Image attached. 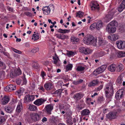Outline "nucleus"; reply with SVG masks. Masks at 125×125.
I'll list each match as a JSON object with an SVG mask.
<instances>
[{
    "label": "nucleus",
    "mask_w": 125,
    "mask_h": 125,
    "mask_svg": "<svg viewBox=\"0 0 125 125\" xmlns=\"http://www.w3.org/2000/svg\"><path fill=\"white\" fill-rule=\"evenodd\" d=\"M24 15H27V16L31 17L32 15V14L30 12H26L24 13Z\"/></svg>",
    "instance_id": "obj_54"
},
{
    "label": "nucleus",
    "mask_w": 125,
    "mask_h": 125,
    "mask_svg": "<svg viewBox=\"0 0 125 125\" xmlns=\"http://www.w3.org/2000/svg\"><path fill=\"white\" fill-rule=\"evenodd\" d=\"M106 43V42L103 39L100 38L99 39V40L98 43V44L99 46H101L104 45Z\"/></svg>",
    "instance_id": "obj_28"
},
{
    "label": "nucleus",
    "mask_w": 125,
    "mask_h": 125,
    "mask_svg": "<svg viewBox=\"0 0 125 125\" xmlns=\"http://www.w3.org/2000/svg\"><path fill=\"white\" fill-rule=\"evenodd\" d=\"M46 75V73L43 71H42L41 72V75L42 78V79H44V76Z\"/></svg>",
    "instance_id": "obj_57"
},
{
    "label": "nucleus",
    "mask_w": 125,
    "mask_h": 125,
    "mask_svg": "<svg viewBox=\"0 0 125 125\" xmlns=\"http://www.w3.org/2000/svg\"><path fill=\"white\" fill-rule=\"evenodd\" d=\"M90 6L91 9L92 11H98L99 10V5L96 1H92L90 4Z\"/></svg>",
    "instance_id": "obj_2"
},
{
    "label": "nucleus",
    "mask_w": 125,
    "mask_h": 125,
    "mask_svg": "<svg viewBox=\"0 0 125 125\" xmlns=\"http://www.w3.org/2000/svg\"><path fill=\"white\" fill-rule=\"evenodd\" d=\"M62 92V90H61L59 89L56 91L55 92V93L57 94V95L60 96Z\"/></svg>",
    "instance_id": "obj_48"
},
{
    "label": "nucleus",
    "mask_w": 125,
    "mask_h": 125,
    "mask_svg": "<svg viewBox=\"0 0 125 125\" xmlns=\"http://www.w3.org/2000/svg\"><path fill=\"white\" fill-rule=\"evenodd\" d=\"M125 8V0H123L118 8V11L120 12L122 11Z\"/></svg>",
    "instance_id": "obj_15"
},
{
    "label": "nucleus",
    "mask_w": 125,
    "mask_h": 125,
    "mask_svg": "<svg viewBox=\"0 0 125 125\" xmlns=\"http://www.w3.org/2000/svg\"><path fill=\"white\" fill-rule=\"evenodd\" d=\"M108 24L116 28L117 25V22L115 21H113L110 22Z\"/></svg>",
    "instance_id": "obj_35"
},
{
    "label": "nucleus",
    "mask_w": 125,
    "mask_h": 125,
    "mask_svg": "<svg viewBox=\"0 0 125 125\" xmlns=\"http://www.w3.org/2000/svg\"><path fill=\"white\" fill-rule=\"evenodd\" d=\"M29 95L26 96L24 99V102L25 103H27L30 102V100L29 98Z\"/></svg>",
    "instance_id": "obj_40"
},
{
    "label": "nucleus",
    "mask_w": 125,
    "mask_h": 125,
    "mask_svg": "<svg viewBox=\"0 0 125 125\" xmlns=\"http://www.w3.org/2000/svg\"><path fill=\"white\" fill-rule=\"evenodd\" d=\"M116 44L118 48L120 49H122L125 48V41H117Z\"/></svg>",
    "instance_id": "obj_9"
},
{
    "label": "nucleus",
    "mask_w": 125,
    "mask_h": 125,
    "mask_svg": "<svg viewBox=\"0 0 125 125\" xmlns=\"http://www.w3.org/2000/svg\"><path fill=\"white\" fill-rule=\"evenodd\" d=\"M39 50V49L38 48H35L34 49H32L31 50V52H33L34 53H35L38 52Z\"/></svg>",
    "instance_id": "obj_51"
},
{
    "label": "nucleus",
    "mask_w": 125,
    "mask_h": 125,
    "mask_svg": "<svg viewBox=\"0 0 125 125\" xmlns=\"http://www.w3.org/2000/svg\"><path fill=\"white\" fill-rule=\"evenodd\" d=\"M28 109L31 111H35L37 109V107L33 105L30 104Z\"/></svg>",
    "instance_id": "obj_30"
},
{
    "label": "nucleus",
    "mask_w": 125,
    "mask_h": 125,
    "mask_svg": "<svg viewBox=\"0 0 125 125\" xmlns=\"http://www.w3.org/2000/svg\"><path fill=\"white\" fill-rule=\"evenodd\" d=\"M112 18V16L111 15L109 14L106 15L105 19L107 20V22H108Z\"/></svg>",
    "instance_id": "obj_43"
},
{
    "label": "nucleus",
    "mask_w": 125,
    "mask_h": 125,
    "mask_svg": "<svg viewBox=\"0 0 125 125\" xmlns=\"http://www.w3.org/2000/svg\"><path fill=\"white\" fill-rule=\"evenodd\" d=\"M56 36L57 38L62 40H64L65 38H68V37L67 36L63 34H56Z\"/></svg>",
    "instance_id": "obj_20"
},
{
    "label": "nucleus",
    "mask_w": 125,
    "mask_h": 125,
    "mask_svg": "<svg viewBox=\"0 0 125 125\" xmlns=\"http://www.w3.org/2000/svg\"><path fill=\"white\" fill-rule=\"evenodd\" d=\"M43 13L46 15L49 14L50 12L51 9L49 6L43 7L42 9Z\"/></svg>",
    "instance_id": "obj_13"
},
{
    "label": "nucleus",
    "mask_w": 125,
    "mask_h": 125,
    "mask_svg": "<svg viewBox=\"0 0 125 125\" xmlns=\"http://www.w3.org/2000/svg\"><path fill=\"white\" fill-rule=\"evenodd\" d=\"M103 86V84H101L98 88L96 89L95 91H100L102 88Z\"/></svg>",
    "instance_id": "obj_55"
},
{
    "label": "nucleus",
    "mask_w": 125,
    "mask_h": 125,
    "mask_svg": "<svg viewBox=\"0 0 125 125\" xmlns=\"http://www.w3.org/2000/svg\"><path fill=\"white\" fill-rule=\"evenodd\" d=\"M70 31V30L67 29L63 30L61 29H59L58 30V32L63 34L68 33Z\"/></svg>",
    "instance_id": "obj_29"
},
{
    "label": "nucleus",
    "mask_w": 125,
    "mask_h": 125,
    "mask_svg": "<svg viewBox=\"0 0 125 125\" xmlns=\"http://www.w3.org/2000/svg\"><path fill=\"white\" fill-rule=\"evenodd\" d=\"M123 81L121 76H119L116 80V83L118 85H120L122 83Z\"/></svg>",
    "instance_id": "obj_32"
},
{
    "label": "nucleus",
    "mask_w": 125,
    "mask_h": 125,
    "mask_svg": "<svg viewBox=\"0 0 125 125\" xmlns=\"http://www.w3.org/2000/svg\"><path fill=\"white\" fill-rule=\"evenodd\" d=\"M22 104L21 101L19 102L16 109L17 111L18 112H21L22 109Z\"/></svg>",
    "instance_id": "obj_21"
},
{
    "label": "nucleus",
    "mask_w": 125,
    "mask_h": 125,
    "mask_svg": "<svg viewBox=\"0 0 125 125\" xmlns=\"http://www.w3.org/2000/svg\"><path fill=\"white\" fill-rule=\"evenodd\" d=\"M44 101L43 99L40 98L36 100L33 103L36 105L40 106L42 104Z\"/></svg>",
    "instance_id": "obj_14"
},
{
    "label": "nucleus",
    "mask_w": 125,
    "mask_h": 125,
    "mask_svg": "<svg viewBox=\"0 0 125 125\" xmlns=\"http://www.w3.org/2000/svg\"><path fill=\"white\" fill-rule=\"evenodd\" d=\"M44 86L45 89L47 90H50L53 87L52 84L50 83H47L45 84Z\"/></svg>",
    "instance_id": "obj_18"
},
{
    "label": "nucleus",
    "mask_w": 125,
    "mask_h": 125,
    "mask_svg": "<svg viewBox=\"0 0 125 125\" xmlns=\"http://www.w3.org/2000/svg\"><path fill=\"white\" fill-rule=\"evenodd\" d=\"M53 59L54 60V62H59L60 61L58 57L55 53L53 57Z\"/></svg>",
    "instance_id": "obj_37"
},
{
    "label": "nucleus",
    "mask_w": 125,
    "mask_h": 125,
    "mask_svg": "<svg viewBox=\"0 0 125 125\" xmlns=\"http://www.w3.org/2000/svg\"><path fill=\"white\" fill-rule=\"evenodd\" d=\"M104 52H101L98 54L97 56L98 57H101L104 56Z\"/></svg>",
    "instance_id": "obj_53"
},
{
    "label": "nucleus",
    "mask_w": 125,
    "mask_h": 125,
    "mask_svg": "<svg viewBox=\"0 0 125 125\" xmlns=\"http://www.w3.org/2000/svg\"><path fill=\"white\" fill-rule=\"evenodd\" d=\"M113 40H116L118 39L119 36L117 34H112Z\"/></svg>",
    "instance_id": "obj_45"
},
{
    "label": "nucleus",
    "mask_w": 125,
    "mask_h": 125,
    "mask_svg": "<svg viewBox=\"0 0 125 125\" xmlns=\"http://www.w3.org/2000/svg\"><path fill=\"white\" fill-rule=\"evenodd\" d=\"M91 38L92 39H91L90 44H92L94 46H96V38H94L93 36H92Z\"/></svg>",
    "instance_id": "obj_25"
},
{
    "label": "nucleus",
    "mask_w": 125,
    "mask_h": 125,
    "mask_svg": "<svg viewBox=\"0 0 125 125\" xmlns=\"http://www.w3.org/2000/svg\"><path fill=\"white\" fill-rule=\"evenodd\" d=\"M14 108V107L11 106H6L5 108V110L8 113H10L13 110Z\"/></svg>",
    "instance_id": "obj_19"
},
{
    "label": "nucleus",
    "mask_w": 125,
    "mask_h": 125,
    "mask_svg": "<svg viewBox=\"0 0 125 125\" xmlns=\"http://www.w3.org/2000/svg\"><path fill=\"white\" fill-rule=\"evenodd\" d=\"M122 92L123 91L122 90L118 91L116 93L115 97L116 98L119 97L120 94H121V93H122Z\"/></svg>",
    "instance_id": "obj_44"
},
{
    "label": "nucleus",
    "mask_w": 125,
    "mask_h": 125,
    "mask_svg": "<svg viewBox=\"0 0 125 125\" xmlns=\"http://www.w3.org/2000/svg\"><path fill=\"white\" fill-rule=\"evenodd\" d=\"M106 30L109 33H114L116 30V28L108 24L106 28Z\"/></svg>",
    "instance_id": "obj_11"
},
{
    "label": "nucleus",
    "mask_w": 125,
    "mask_h": 125,
    "mask_svg": "<svg viewBox=\"0 0 125 125\" xmlns=\"http://www.w3.org/2000/svg\"><path fill=\"white\" fill-rule=\"evenodd\" d=\"M117 115V112L115 110L109 113L106 115V117L109 119H114L116 117Z\"/></svg>",
    "instance_id": "obj_6"
},
{
    "label": "nucleus",
    "mask_w": 125,
    "mask_h": 125,
    "mask_svg": "<svg viewBox=\"0 0 125 125\" xmlns=\"http://www.w3.org/2000/svg\"><path fill=\"white\" fill-rule=\"evenodd\" d=\"M117 56L118 57H123V51H120L118 52Z\"/></svg>",
    "instance_id": "obj_50"
},
{
    "label": "nucleus",
    "mask_w": 125,
    "mask_h": 125,
    "mask_svg": "<svg viewBox=\"0 0 125 125\" xmlns=\"http://www.w3.org/2000/svg\"><path fill=\"white\" fill-rule=\"evenodd\" d=\"M71 41L72 42H77L79 41V39L78 38L74 37H72L71 38Z\"/></svg>",
    "instance_id": "obj_41"
},
{
    "label": "nucleus",
    "mask_w": 125,
    "mask_h": 125,
    "mask_svg": "<svg viewBox=\"0 0 125 125\" xmlns=\"http://www.w3.org/2000/svg\"><path fill=\"white\" fill-rule=\"evenodd\" d=\"M73 67V65L72 64H69L67 65L66 67V71H70L72 70Z\"/></svg>",
    "instance_id": "obj_38"
},
{
    "label": "nucleus",
    "mask_w": 125,
    "mask_h": 125,
    "mask_svg": "<svg viewBox=\"0 0 125 125\" xmlns=\"http://www.w3.org/2000/svg\"><path fill=\"white\" fill-rule=\"evenodd\" d=\"M22 73V72L19 68L14 69L13 71H11L10 73V76L12 77H14L18 75H20Z\"/></svg>",
    "instance_id": "obj_4"
},
{
    "label": "nucleus",
    "mask_w": 125,
    "mask_h": 125,
    "mask_svg": "<svg viewBox=\"0 0 125 125\" xmlns=\"http://www.w3.org/2000/svg\"><path fill=\"white\" fill-rule=\"evenodd\" d=\"M84 14V13L81 11H79L76 13V17L78 16L79 18H81L83 17Z\"/></svg>",
    "instance_id": "obj_39"
},
{
    "label": "nucleus",
    "mask_w": 125,
    "mask_h": 125,
    "mask_svg": "<svg viewBox=\"0 0 125 125\" xmlns=\"http://www.w3.org/2000/svg\"><path fill=\"white\" fill-rule=\"evenodd\" d=\"M106 66L105 65H103L94 71L93 72L94 75H96L104 72Z\"/></svg>",
    "instance_id": "obj_3"
},
{
    "label": "nucleus",
    "mask_w": 125,
    "mask_h": 125,
    "mask_svg": "<svg viewBox=\"0 0 125 125\" xmlns=\"http://www.w3.org/2000/svg\"><path fill=\"white\" fill-rule=\"evenodd\" d=\"M24 91V89L21 88L16 92V95L20 96L22 94Z\"/></svg>",
    "instance_id": "obj_31"
},
{
    "label": "nucleus",
    "mask_w": 125,
    "mask_h": 125,
    "mask_svg": "<svg viewBox=\"0 0 125 125\" xmlns=\"http://www.w3.org/2000/svg\"><path fill=\"white\" fill-rule=\"evenodd\" d=\"M73 84L75 85L79 84L78 80L73 81Z\"/></svg>",
    "instance_id": "obj_61"
},
{
    "label": "nucleus",
    "mask_w": 125,
    "mask_h": 125,
    "mask_svg": "<svg viewBox=\"0 0 125 125\" xmlns=\"http://www.w3.org/2000/svg\"><path fill=\"white\" fill-rule=\"evenodd\" d=\"M39 34L37 33L35 34H33L32 36V40H34L35 41L36 40L38 39H39Z\"/></svg>",
    "instance_id": "obj_36"
},
{
    "label": "nucleus",
    "mask_w": 125,
    "mask_h": 125,
    "mask_svg": "<svg viewBox=\"0 0 125 125\" xmlns=\"http://www.w3.org/2000/svg\"><path fill=\"white\" fill-rule=\"evenodd\" d=\"M105 92V95L107 98V100L109 102L111 100L112 96L113 93V90L112 86H110L109 87L106 86L104 89Z\"/></svg>",
    "instance_id": "obj_1"
},
{
    "label": "nucleus",
    "mask_w": 125,
    "mask_h": 125,
    "mask_svg": "<svg viewBox=\"0 0 125 125\" xmlns=\"http://www.w3.org/2000/svg\"><path fill=\"white\" fill-rule=\"evenodd\" d=\"M85 69V68L84 67L80 66L77 67L76 68V70L78 72H81V73H83Z\"/></svg>",
    "instance_id": "obj_26"
},
{
    "label": "nucleus",
    "mask_w": 125,
    "mask_h": 125,
    "mask_svg": "<svg viewBox=\"0 0 125 125\" xmlns=\"http://www.w3.org/2000/svg\"><path fill=\"white\" fill-rule=\"evenodd\" d=\"M96 28L98 30L101 29L102 27L103 23L101 21H99L97 23H96Z\"/></svg>",
    "instance_id": "obj_24"
},
{
    "label": "nucleus",
    "mask_w": 125,
    "mask_h": 125,
    "mask_svg": "<svg viewBox=\"0 0 125 125\" xmlns=\"http://www.w3.org/2000/svg\"><path fill=\"white\" fill-rule=\"evenodd\" d=\"M53 108V106L52 104L46 105L45 108V109L47 114L50 115L51 112Z\"/></svg>",
    "instance_id": "obj_8"
},
{
    "label": "nucleus",
    "mask_w": 125,
    "mask_h": 125,
    "mask_svg": "<svg viewBox=\"0 0 125 125\" xmlns=\"http://www.w3.org/2000/svg\"><path fill=\"white\" fill-rule=\"evenodd\" d=\"M92 36L89 35L87 37L83 39V41L84 43L87 44H90V42L92 39L91 38Z\"/></svg>",
    "instance_id": "obj_17"
},
{
    "label": "nucleus",
    "mask_w": 125,
    "mask_h": 125,
    "mask_svg": "<svg viewBox=\"0 0 125 125\" xmlns=\"http://www.w3.org/2000/svg\"><path fill=\"white\" fill-rule=\"evenodd\" d=\"M91 101V98H87L86 99V102L88 104H89V102L90 101Z\"/></svg>",
    "instance_id": "obj_62"
},
{
    "label": "nucleus",
    "mask_w": 125,
    "mask_h": 125,
    "mask_svg": "<svg viewBox=\"0 0 125 125\" xmlns=\"http://www.w3.org/2000/svg\"><path fill=\"white\" fill-rule=\"evenodd\" d=\"M83 94L80 93H77L74 96V98L76 100H79L81 99L83 96Z\"/></svg>",
    "instance_id": "obj_22"
},
{
    "label": "nucleus",
    "mask_w": 125,
    "mask_h": 125,
    "mask_svg": "<svg viewBox=\"0 0 125 125\" xmlns=\"http://www.w3.org/2000/svg\"><path fill=\"white\" fill-rule=\"evenodd\" d=\"M10 100V99L9 96H5L1 100V103L3 105H6L9 102Z\"/></svg>",
    "instance_id": "obj_12"
},
{
    "label": "nucleus",
    "mask_w": 125,
    "mask_h": 125,
    "mask_svg": "<svg viewBox=\"0 0 125 125\" xmlns=\"http://www.w3.org/2000/svg\"><path fill=\"white\" fill-rule=\"evenodd\" d=\"M108 70L111 72H114L116 70V65L114 64L110 65L108 67Z\"/></svg>",
    "instance_id": "obj_23"
},
{
    "label": "nucleus",
    "mask_w": 125,
    "mask_h": 125,
    "mask_svg": "<svg viewBox=\"0 0 125 125\" xmlns=\"http://www.w3.org/2000/svg\"><path fill=\"white\" fill-rule=\"evenodd\" d=\"M21 82V80L20 79H17L16 81V83H17L18 85L20 84Z\"/></svg>",
    "instance_id": "obj_59"
},
{
    "label": "nucleus",
    "mask_w": 125,
    "mask_h": 125,
    "mask_svg": "<svg viewBox=\"0 0 125 125\" xmlns=\"http://www.w3.org/2000/svg\"><path fill=\"white\" fill-rule=\"evenodd\" d=\"M50 120L53 123L55 122V117H53L52 118L50 119Z\"/></svg>",
    "instance_id": "obj_60"
},
{
    "label": "nucleus",
    "mask_w": 125,
    "mask_h": 125,
    "mask_svg": "<svg viewBox=\"0 0 125 125\" xmlns=\"http://www.w3.org/2000/svg\"><path fill=\"white\" fill-rule=\"evenodd\" d=\"M90 112L89 110L85 109L82 111L81 113V114L83 115H89Z\"/></svg>",
    "instance_id": "obj_27"
},
{
    "label": "nucleus",
    "mask_w": 125,
    "mask_h": 125,
    "mask_svg": "<svg viewBox=\"0 0 125 125\" xmlns=\"http://www.w3.org/2000/svg\"><path fill=\"white\" fill-rule=\"evenodd\" d=\"M90 28L92 30H93L95 28H96V23H94L91 24L90 26Z\"/></svg>",
    "instance_id": "obj_47"
},
{
    "label": "nucleus",
    "mask_w": 125,
    "mask_h": 125,
    "mask_svg": "<svg viewBox=\"0 0 125 125\" xmlns=\"http://www.w3.org/2000/svg\"><path fill=\"white\" fill-rule=\"evenodd\" d=\"M22 79L23 81V84H25L27 83V81L25 78V75H23L22 77Z\"/></svg>",
    "instance_id": "obj_52"
},
{
    "label": "nucleus",
    "mask_w": 125,
    "mask_h": 125,
    "mask_svg": "<svg viewBox=\"0 0 125 125\" xmlns=\"http://www.w3.org/2000/svg\"><path fill=\"white\" fill-rule=\"evenodd\" d=\"M108 38L112 41H113L112 34H111L108 36Z\"/></svg>",
    "instance_id": "obj_58"
},
{
    "label": "nucleus",
    "mask_w": 125,
    "mask_h": 125,
    "mask_svg": "<svg viewBox=\"0 0 125 125\" xmlns=\"http://www.w3.org/2000/svg\"><path fill=\"white\" fill-rule=\"evenodd\" d=\"M39 89L42 90V91L44 92V90H45V89H44V88L43 87V86H40L39 87Z\"/></svg>",
    "instance_id": "obj_64"
},
{
    "label": "nucleus",
    "mask_w": 125,
    "mask_h": 125,
    "mask_svg": "<svg viewBox=\"0 0 125 125\" xmlns=\"http://www.w3.org/2000/svg\"><path fill=\"white\" fill-rule=\"evenodd\" d=\"M5 120L3 116L0 117V124L4 122Z\"/></svg>",
    "instance_id": "obj_56"
},
{
    "label": "nucleus",
    "mask_w": 125,
    "mask_h": 125,
    "mask_svg": "<svg viewBox=\"0 0 125 125\" xmlns=\"http://www.w3.org/2000/svg\"><path fill=\"white\" fill-rule=\"evenodd\" d=\"M29 95V99L30 101H32L35 98L34 95Z\"/></svg>",
    "instance_id": "obj_49"
},
{
    "label": "nucleus",
    "mask_w": 125,
    "mask_h": 125,
    "mask_svg": "<svg viewBox=\"0 0 125 125\" xmlns=\"http://www.w3.org/2000/svg\"><path fill=\"white\" fill-rule=\"evenodd\" d=\"M16 89L15 85L10 84L5 87L4 90L6 91L10 92L15 90Z\"/></svg>",
    "instance_id": "obj_10"
},
{
    "label": "nucleus",
    "mask_w": 125,
    "mask_h": 125,
    "mask_svg": "<svg viewBox=\"0 0 125 125\" xmlns=\"http://www.w3.org/2000/svg\"><path fill=\"white\" fill-rule=\"evenodd\" d=\"M30 116L31 119L35 121H38L41 118L40 115L36 113H31Z\"/></svg>",
    "instance_id": "obj_5"
},
{
    "label": "nucleus",
    "mask_w": 125,
    "mask_h": 125,
    "mask_svg": "<svg viewBox=\"0 0 125 125\" xmlns=\"http://www.w3.org/2000/svg\"><path fill=\"white\" fill-rule=\"evenodd\" d=\"M11 49L12 50L14 51V52H15V53L21 54V52L18 50H17L16 49L14 48H12Z\"/></svg>",
    "instance_id": "obj_46"
},
{
    "label": "nucleus",
    "mask_w": 125,
    "mask_h": 125,
    "mask_svg": "<svg viewBox=\"0 0 125 125\" xmlns=\"http://www.w3.org/2000/svg\"><path fill=\"white\" fill-rule=\"evenodd\" d=\"M124 66L121 63H119L116 66V70L117 72H121L123 71Z\"/></svg>",
    "instance_id": "obj_16"
},
{
    "label": "nucleus",
    "mask_w": 125,
    "mask_h": 125,
    "mask_svg": "<svg viewBox=\"0 0 125 125\" xmlns=\"http://www.w3.org/2000/svg\"><path fill=\"white\" fill-rule=\"evenodd\" d=\"M79 51L81 53L86 55L89 54L92 52V51L90 49L84 47L80 48Z\"/></svg>",
    "instance_id": "obj_7"
},
{
    "label": "nucleus",
    "mask_w": 125,
    "mask_h": 125,
    "mask_svg": "<svg viewBox=\"0 0 125 125\" xmlns=\"http://www.w3.org/2000/svg\"><path fill=\"white\" fill-rule=\"evenodd\" d=\"M67 122L68 125H71L73 124L72 122V118L69 117V118H67Z\"/></svg>",
    "instance_id": "obj_42"
},
{
    "label": "nucleus",
    "mask_w": 125,
    "mask_h": 125,
    "mask_svg": "<svg viewBox=\"0 0 125 125\" xmlns=\"http://www.w3.org/2000/svg\"><path fill=\"white\" fill-rule=\"evenodd\" d=\"M47 120V118L45 117H44L42 120V121L43 122H45Z\"/></svg>",
    "instance_id": "obj_63"
},
{
    "label": "nucleus",
    "mask_w": 125,
    "mask_h": 125,
    "mask_svg": "<svg viewBox=\"0 0 125 125\" xmlns=\"http://www.w3.org/2000/svg\"><path fill=\"white\" fill-rule=\"evenodd\" d=\"M76 52L72 51H67L66 53L68 57L73 56L75 54Z\"/></svg>",
    "instance_id": "obj_34"
},
{
    "label": "nucleus",
    "mask_w": 125,
    "mask_h": 125,
    "mask_svg": "<svg viewBox=\"0 0 125 125\" xmlns=\"http://www.w3.org/2000/svg\"><path fill=\"white\" fill-rule=\"evenodd\" d=\"M98 80H94L90 83L88 84V86L90 87L94 86L96 84H98Z\"/></svg>",
    "instance_id": "obj_33"
}]
</instances>
